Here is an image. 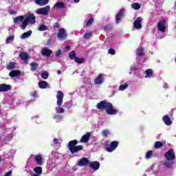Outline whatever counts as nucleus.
Instances as JSON below:
<instances>
[{
  "instance_id": "obj_1",
  "label": "nucleus",
  "mask_w": 176,
  "mask_h": 176,
  "mask_svg": "<svg viewBox=\"0 0 176 176\" xmlns=\"http://www.w3.org/2000/svg\"><path fill=\"white\" fill-rule=\"evenodd\" d=\"M96 108L98 109H105L107 115H116L118 113V110L114 109L111 103L107 100L100 101L97 104Z\"/></svg>"
},
{
  "instance_id": "obj_2",
  "label": "nucleus",
  "mask_w": 176,
  "mask_h": 176,
  "mask_svg": "<svg viewBox=\"0 0 176 176\" xmlns=\"http://www.w3.org/2000/svg\"><path fill=\"white\" fill-rule=\"evenodd\" d=\"M56 100V104L58 107L55 108L56 111L57 113H64V112H65L64 108H65V105H68V103H65V105H63L62 107H60L63 105V100H64V94H63L61 91H57Z\"/></svg>"
},
{
  "instance_id": "obj_3",
  "label": "nucleus",
  "mask_w": 176,
  "mask_h": 176,
  "mask_svg": "<svg viewBox=\"0 0 176 176\" xmlns=\"http://www.w3.org/2000/svg\"><path fill=\"white\" fill-rule=\"evenodd\" d=\"M76 145H78V140H76L69 142L67 148L72 155H74V153H78V152H80V151L83 150V146Z\"/></svg>"
},
{
  "instance_id": "obj_4",
  "label": "nucleus",
  "mask_w": 176,
  "mask_h": 176,
  "mask_svg": "<svg viewBox=\"0 0 176 176\" xmlns=\"http://www.w3.org/2000/svg\"><path fill=\"white\" fill-rule=\"evenodd\" d=\"M50 12V6H47L44 8H38L36 10V14H41L42 16H47Z\"/></svg>"
},
{
  "instance_id": "obj_5",
  "label": "nucleus",
  "mask_w": 176,
  "mask_h": 176,
  "mask_svg": "<svg viewBox=\"0 0 176 176\" xmlns=\"http://www.w3.org/2000/svg\"><path fill=\"white\" fill-rule=\"evenodd\" d=\"M165 159L168 162H173V160H175V153L174 152V149L171 148L168 150L164 155Z\"/></svg>"
},
{
  "instance_id": "obj_6",
  "label": "nucleus",
  "mask_w": 176,
  "mask_h": 176,
  "mask_svg": "<svg viewBox=\"0 0 176 176\" xmlns=\"http://www.w3.org/2000/svg\"><path fill=\"white\" fill-rule=\"evenodd\" d=\"M25 20L28 21L29 24H34L36 21V16L34 14L31 12H28L26 15H25Z\"/></svg>"
},
{
  "instance_id": "obj_7",
  "label": "nucleus",
  "mask_w": 176,
  "mask_h": 176,
  "mask_svg": "<svg viewBox=\"0 0 176 176\" xmlns=\"http://www.w3.org/2000/svg\"><path fill=\"white\" fill-rule=\"evenodd\" d=\"M133 27L135 30H141L142 28V18L138 17L133 22Z\"/></svg>"
},
{
  "instance_id": "obj_8",
  "label": "nucleus",
  "mask_w": 176,
  "mask_h": 176,
  "mask_svg": "<svg viewBox=\"0 0 176 176\" xmlns=\"http://www.w3.org/2000/svg\"><path fill=\"white\" fill-rule=\"evenodd\" d=\"M67 32H65V29L60 28L58 32V38L59 41H64V39H67Z\"/></svg>"
},
{
  "instance_id": "obj_9",
  "label": "nucleus",
  "mask_w": 176,
  "mask_h": 176,
  "mask_svg": "<svg viewBox=\"0 0 176 176\" xmlns=\"http://www.w3.org/2000/svg\"><path fill=\"white\" fill-rule=\"evenodd\" d=\"M90 164V161L86 157H82L80 159L78 163L77 166H79L80 167H86L87 166H89Z\"/></svg>"
},
{
  "instance_id": "obj_10",
  "label": "nucleus",
  "mask_w": 176,
  "mask_h": 176,
  "mask_svg": "<svg viewBox=\"0 0 176 176\" xmlns=\"http://www.w3.org/2000/svg\"><path fill=\"white\" fill-rule=\"evenodd\" d=\"M118 145H119V142L113 141L111 142L109 147H106V151L107 152H113V151L118 148Z\"/></svg>"
},
{
  "instance_id": "obj_11",
  "label": "nucleus",
  "mask_w": 176,
  "mask_h": 176,
  "mask_svg": "<svg viewBox=\"0 0 176 176\" xmlns=\"http://www.w3.org/2000/svg\"><path fill=\"white\" fill-rule=\"evenodd\" d=\"M124 16V10L121 9L116 15V23H117V24H119V23H120V21L122 20V19H123Z\"/></svg>"
},
{
  "instance_id": "obj_12",
  "label": "nucleus",
  "mask_w": 176,
  "mask_h": 176,
  "mask_svg": "<svg viewBox=\"0 0 176 176\" xmlns=\"http://www.w3.org/2000/svg\"><path fill=\"white\" fill-rule=\"evenodd\" d=\"M52 53H53V52L47 47H43L41 49V54L45 57H50V56H52Z\"/></svg>"
},
{
  "instance_id": "obj_13",
  "label": "nucleus",
  "mask_w": 176,
  "mask_h": 176,
  "mask_svg": "<svg viewBox=\"0 0 176 176\" xmlns=\"http://www.w3.org/2000/svg\"><path fill=\"white\" fill-rule=\"evenodd\" d=\"M166 21H162L157 23V28L161 32H166Z\"/></svg>"
},
{
  "instance_id": "obj_14",
  "label": "nucleus",
  "mask_w": 176,
  "mask_h": 176,
  "mask_svg": "<svg viewBox=\"0 0 176 176\" xmlns=\"http://www.w3.org/2000/svg\"><path fill=\"white\" fill-rule=\"evenodd\" d=\"M89 167H91V168H92V170H95V171H97V170L100 168V162L97 161L92 162H89Z\"/></svg>"
},
{
  "instance_id": "obj_15",
  "label": "nucleus",
  "mask_w": 176,
  "mask_h": 176,
  "mask_svg": "<svg viewBox=\"0 0 176 176\" xmlns=\"http://www.w3.org/2000/svg\"><path fill=\"white\" fill-rule=\"evenodd\" d=\"M90 132H87L86 134H85L80 139V142H82L84 144H86V142H89V140H90Z\"/></svg>"
},
{
  "instance_id": "obj_16",
  "label": "nucleus",
  "mask_w": 176,
  "mask_h": 176,
  "mask_svg": "<svg viewBox=\"0 0 176 176\" xmlns=\"http://www.w3.org/2000/svg\"><path fill=\"white\" fill-rule=\"evenodd\" d=\"M19 57L20 58H21V60L24 61V63H28V58H30V56H28V54H27L26 52H20Z\"/></svg>"
},
{
  "instance_id": "obj_17",
  "label": "nucleus",
  "mask_w": 176,
  "mask_h": 176,
  "mask_svg": "<svg viewBox=\"0 0 176 176\" xmlns=\"http://www.w3.org/2000/svg\"><path fill=\"white\" fill-rule=\"evenodd\" d=\"M104 82V75L99 74L98 76L95 79V85H102Z\"/></svg>"
},
{
  "instance_id": "obj_18",
  "label": "nucleus",
  "mask_w": 176,
  "mask_h": 176,
  "mask_svg": "<svg viewBox=\"0 0 176 176\" xmlns=\"http://www.w3.org/2000/svg\"><path fill=\"white\" fill-rule=\"evenodd\" d=\"M12 89L10 85H8L6 84H1L0 85V93L2 91H9Z\"/></svg>"
},
{
  "instance_id": "obj_19",
  "label": "nucleus",
  "mask_w": 176,
  "mask_h": 176,
  "mask_svg": "<svg viewBox=\"0 0 176 176\" xmlns=\"http://www.w3.org/2000/svg\"><path fill=\"white\" fill-rule=\"evenodd\" d=\"M34 160L38 166H42L43 164V162L42 160V155L38 154L34 156Z\"/></svg>"
},
{
  "instance_id": "obj_20",
  "label": "nucleus",
  "mask_w": 176,
  "mask_h": 176,
  "mask_svg": "<svg viewBox=\"0 0 176 176\" xmlns=\"http://www.w3.org/2000/svg\"><path fill=\"white\" fill-rule=\"evenodd\" d=\"M162 120L166 126H171V124H173V122L171 121V119L168 116H164L162 118Z\"/></svg>"
},
{
  "instance_id": "obj_21",
  "label": "nucleus",
  "mask_w": 176,
  "mask_h": 176,
  "mask_svg": "<svg viewBox=\"0 0 176 176\" xmlns=\"http://www.w3.org/2000/svg\"><path fill=\"white\" fill-rule=\"evenodd\" d=\"M34 2L38 6H45L49 3V0H34Z\"/></svg>"
},
{
  "instance_id": "obj_22",
  "label": "nucleus",
  "mask_w": 176,
  "mask_h": 176,
  "mask_svg": "<svg viewBox=\"0 0 176 176\" xmlns=\"http://www.w3.org/2000/svg\"><path fill=\"white\" fill-rule=\"evenodd\" d=\"M54 8L55 9H64L65 8V4L63 2H57L54 4Z\"/></svg>"
},
{
  "instance_id": "obj_23",
  "label": "nucleus",
  "mask_w": 176,
  "mask_h": 176,
  "mask_svg": "<svg viewBox=\"0 0 176 176\" xmlns=\"http://www.w3.org/2000/svg\"><path fill=\"white\" fill-rule=\"evenodd\" d=\"M32 31L29 30L21 35V39H27V38H30V35H32Z\"/></svg>"
},
{
  "instance_id": "obj_24",
  "label": "nucleus",
  "mask_w": 176,
  "mask_h": 176,
  "mask_svg": "<svg viewBox=\"0 0 176 176\" xmlns=\"http://www.w3.org/2000/svg\"><path fill=\"white\" fill-rule=\"evenodd\" d=\"M38 87L40 89H47V87H49V84L46 81H40L38 82Z\"/></svg>"
},
{
  "instance_id": "obj_25",
  "label": "nucleus",
  "mask_w": 176,
  "mask_h": 176,
  "mask_svg": "<svg viewBox=\"0 0 176 176\" xmlns=\"http://www.w3.org/2000/svg\"><path fill=\"white\" fill-rule=\"evenodd\" d=\"M24 19H25V17L23 15L16 16V17L14 18V23L15 24H19V23H21V21H23L24 20Z\"/></svg>"
},
{
  "instance_id": "obj_26",
  "label": "nucleus",
  "mask_w": 176,
  "mask_h": 176,
  "mask_svg": "<svg viewBox=\"0 0 176 176\" xmlns=\"http://www.w3.org/2000/svg\"><path fill=\"white\" fill-rule=\"evenodd\" d=\"M19 75H20V72L18 70H12L9 74V76L11 78H14L16 76H19Z\"/></svg>"
},
{
  "instance_id": "obj_27",
  "label": "nucleus",
  "mask_w": 176,
  "mask_h": 176,
  "mask_svg": "<svg viewBox=\"0 0 176 176\" xmlns=\"http://www.w3.org/2000/svg\"><path fill=\"white\" fill-rule=\"evenodd\" d=\"M131 6L134 10H140V9H141V4L138 3H132Z\"/></svg>"
},
{
  "instance_id": "obj_28",
  "label": "nucleus",
  "mask_w": 176,
  "mask_h": 176,
  "mask_svg": "<svg viewBox=\"0 0 176 176\" xmlns=\"http://www.w3.org/2000/svg\"><path fill=\"white\" fill-rule=\"evenodd\" d=\"M14 41V35L9 36L7 37L6 40V43L7 45H9L10 43H12Z\"/></svg>"
},
{
  "instance_id": "obj_29",
  "label": "nucleus",
  "mask_w": 176,
  "mask_h": 176,
  "mask_svg": "<svg viewBox=\"0 0 176 176\" xmlns=\"http://www.w3.org/2000/svg\"><path fill=\"white\" fill-rule=\"evenodd\" d=\"M145 74V78H152V75H153V72L152 71V69H148L146 70Z\"/></svg>"
},
{
  "instance_id": "obj_30",
  "label": "nucleus",
  "mask_w": 176,
  "mask_h": 176,
  "mask_svg": "<svg viewBox=\"0 0 176 176\" xmlns=\"http://www.w3.org/2000/svg\"><path fill=\"white\" fill-rule=\"evenodd\" d=\"M92 36H93V32H87L84 34L85 39H91Z\"/></svg>"
},
{
  "instance_id": "obj_31",
  "label": "nucleus",
  "mask_w": 176,
  "mask_h": 176,
  "mask_svg": "<svg viewBox=\"0 0 176 176\" xmlns=\"http://www.w3.org/2000/svg\"><path fill=\"white\" fill-rule=\"evenodd\" d=\"M30 66H31V71H36V68L39 67V65H38L36 62H32V63H30Z\"/></svg>"
},
{
  "instance_id": "obj_32",
  "label": "nucleus",
  "mask_w": 176,
  "mask_h": 176,
  "mask_svg": "<svg viewBox=\"0 0 176 176\" xmlns=\"http://www.w3.org/2000/svg\"><path fill=\"white\" fill-rule=\"evenodd\" d=\"M34 173L36 174H38L39 175H42V167L41 166H37L34 168Z\"/></svg>"
},
{
  "instance_id": "obj_33",
  "label": "nucleus",
  "mask_w": 176,
  "mask_h": 176,
  "mask_svg": "<svg viewBox=\"0 0 176 176\" xmlns=\"http://www.w3.org/2000/svg\"><path fill=\"white\" fill-rule=\"evenodd\" d=\"M127 87H129V84L126 83V84H123L120 85V87H118V90L119 91H123L124 90H126V89H127Z\"/></svg>"
},
{
  "instance_id": "obj_34",
  "label": "nucleus",
  "mask_w": 176,
  "mask_h": 176,
  "mask_svg": "<svg viewBox=\"0 0 176 176\" xmlns=\"http://www.w3.org/2000/svg\"><path fill=\"white\" fill-rule=\"evenodd\" d=\"M28 24H30V23H28V21L25 19V20L22 22V24H21V30H25V28H27V25H28Z\"/></svg>"
},
{
  "instance_id": "obj_35",
  "label": "nucleus",
  "mask_w": 176,
  "mask_h": 176,
  "mask_svg": "<svg viewBox=\"0 0 176 176\" xmlns=\"http://www.w3.org/2000/svg\"><path fill=\"white\" fill-rule=\"evenodd\" d=\"M74 61L77 63V64H83L85 59L83 58H75Z\"/></svg>"
},
{
  "instance_id": "obj_36",
  "label": "nucleus",
  "mask_w": 176,
  "mask_h": 176,
  "mask_svg": "<svg viewBox=\"0 0 176 176\" xmlns=\"http://www.w3.org/2000/svg\"><path fill=\"white\" fill-rule=\"evenodd\" d=\"M164 166L166 167H168L169 168H171V167H173V164H174V162H170V161H166L164 163Z\"/></svg>"
},
{
  "instance_id": "obj_37",
  "label": "nucleus",
  "mask_w": 176,
  "mask_h": 176,
  "mask_svg": "<svg viewBox=\"0 0 176 176\" xmlns=\"http://www.w3.org/2000/svg\"><path fill=\"white\" fill-rule=\"evenodd\" d=\"M137 54L138 56H144V54H145V53L144 52V48L139 47L137 50Z\"/></svg>"
},
{
  "instance_id": "obj_38",
  "label": "nucleus",
  "mask_w": 176,
  "mask_h": 176,
  "mask_svg": "<svg viewBox=\"0 0 176 176\" xmlns=\"http://www.w3.org/2000/svg\"><path fill=\"white\" fill-rule=\"evenodd\" d=\"M14 67H16V63H10L7 66V69H9V71H12V69H13V68H14Z\"/></svg>"
},
{
  "instance_id": "obj_39",
  "label": "nucleus",
  "mask_w": 176,
  "mask_h": 176,
  "mask_svg": "<svg viewBox=\"0 0 176 176\" xmlns=\"http://www.w3.org/2000/svg\"><path fill=\"white\" fill-rule=\"evenodd\" d=\"M46 30H47L46 25H40L38 28V31H46Z\"/></svg>"
},
{
  "instance_id": "obj_40",
  "label": "nucleus",
  "mask_w": 176,
  "mask_h": 176,
  "mask_svg": "<svg viewBox=\"0 0 176 176\" xmlns=\"http://www.w3.org/2000/svg\"><path fill=\"white\" fill-rule=\"evenodd\" d=\"M69 57L71 60L75 59V57H76V53L75 51H72L69 55Z\"/></svg>"
},
{
  "instance_id": "obj_41",
  "label": "nucleus",
  "mask_w": 176,
  "mask_h": 176,
  "mask_svg": "<svg viewBox=\"0 0 176 176\" xmlns=\"http://www.w3.org/2000/svg\"><path fill=\"white\" fill-rule=\"evenodd\" d=\"M153 155V151H152V150L147 151L146 154V159H151Z\"/></svg>"
},
{
  "instance_id": "obj_42",
  "label": "nucleus",
  "mask_w": 176,
  "mask_h": 176,
  "mask_svg": "<svg viewBox=\"0 0 176 176\" xmlns=\"http://www.w3.org/2000/svg\"><path fill=\"white\" fill-rule=\"evenodd\" d=\"M154 146L156 149H158V148H162V146H163V143L161 142H156Z\"/></svg>"
},
{
  "instance_id": "obj_43",
  "label": "nucleus",
  "mask_w": 176,
  "mask_h": 176,
  "mask_svg": "<svg viewBox=\"0 0 176 176\" xmlns=\"http://www.w3.org/2000/svg\"><path fill=\"white\" fill-rule=\"evenodd\" d=\"M41 78L43 79H47L49 78V73L47 72H43L41 74Z\"/></svg>"
},
{
  "instance_id": "obj_44",
  "label": "nucleus",
  "mask_w": 176,
  "mask_h": 176,
  "mask_svg": "<svg viewBox=\"0 0 176 176\" xmlns=\"http://www.w3.org/2000/svg\"><path fill=\"white\" fill-rule=\"evenodd\" d=\"M52 145H53L54 146H56V145H60V140L57 138H54L53 140Z\"/></svg>"
},
{
  "instance_id": "obj_45",
  "label": "nucleus",
  "mask_w": 176,
  "mask_h": 176,
  "mask_svg": "<svg viewBox=\"0 0 176 176\" xmlns=\"http://www.w3.org/2000/svg\"><path fill=\"white\" fill-rule=\"evenodd\" d=\"M94 21V19L90 18L87 21V25L89 27V25H91L93 24V22Z\"/></svg>"
},
{
  "instance_id": "obj_46",
  "label": "nucleus",
  "mask_w": 176,
  "mask_h": 176,
  "mask_svg": "<svg viewBox=\"0 0 176 176\" xmlns=\"http://www.w3.org/2000/svg\"><path fill=\"white\" fill-rule=\"evenodd\" d=\"M108 53L109 54H111V56H114V54H116V51L113 49H109Z\"/></svg>"
},
{
  "instance_id": "obj_47",
  "label": "nucleus",
  "mask_w": 176,
  "mask_h": 176,
  "mask_svg": "<svg viewBox=\"0 0 176 176\" xmlns=\"http://www.w3.org/2000/svg\"><path fill=\"white\" fill-rule=\"evenodd\" d=\"M54 119H57L58 120H63V116H61L60 115H56L54 116Z\"/></svg>"
},
{
  "instance_id": "obj_48",
  "label": "nucleus",
  "mask_w": 176,
  "mask_h": 176,
  "mask_svg": "<svg viewBox=\"0 0 176 176\" xmlns=\"http://www.w3.org/2000/svg\"><path fill=\"white\" fill-rule=\"evenodd\" d=\"M103 135L105 137H107L108 135H109V130H104V131H103Z\"/></svg>"
},
{
  "instance_id": "obj_49",
  "label": "nucleus",
  "mask_w": 176,
  "mask_h": 176,
  "mask_svg": "<svg viewBox=\"0 0 176 176\" xmlns=\"http://www.w3.org/2000/svg\"><path fill=\"white\" fill-rule=\"evenodd\" d=\"M60 55H61V50H58L56 52L55 56H56V57H60Z\"/></svg>"
},
{
  "instance_id": "obj_50",
  "label": "nucleus",
  "mask_w": 176,
  "mask_h": 176,
  "mask_svg": "<svg viewBox=\"0 0 176 176\" xmlns=\"http://www.w3.org/2000/svg\"><path fill=\"white\" fill-rule=\"evenodd\" d=\"M109 28H111V26H109V25H106V26L104 27L103 30H104V31H108V30H109Z\"/></svg>"
},
{
  "instance_id": "obj_51",
  "label": "nucleus",
  "mask_w": 176,
  "mask_h": 176,
  "mask_svg": "<svg viewBox=\"0 0 176 176\" xmlns=\"http://www.w3.org/2000/svg\"><path fill=\"white\" fill-rule=\"evenodd\" d=\"M32 97H34V98H36L38 97V94L35 91L33 94H32Z\"/></svg>"
},
{
  "instance_id": "obj_52",
  "label": "nucleus",
  "mask_w": 176,
  "mask_h": 176,
  "mask_svg": "<svg viewBox=\"0 0 176 176\" xmlns=\"http://www.w3.org/2000/svg\"><path fill=\"white\" fill-rule=\"evenodd\" d=\"M9 13L10 14H16V11L13 10H9Z\"/></svg>"
},
{
  "instance_id": "obj_53",
  "label": "nucleus",
  "mask_w": 176,
  "mask_h": 176,
  "mask_svg": "<svg viewBox=\"0 0 176 176\" xmlns=\"http://www.w3.org/2000/svg\"><path fill=\"white\" fill-rule=\"evenodd\" d=\"M132 71H137L138 68L135 66L132 67L131 68Z\"/></svg>"
},
{
  "instance_id": "obj_54",
  "label": "nucleus",
  "mask_w": 176,
  "mask_h": 176,
  "mask_svg": "<svg viewBox=\"0 0 176 176\" xmlns=\"http://www.w3.org/2000/svg\"><path fill=\"white\" fill-rule=\"evenodd\" d=\"M65 49H66V50H70L71 46L67 45V46H66Z\"/></svg>"
},
{
  "instance_id": "obj_55",
  "label": "nucleus",
  "mask_w": 176,
  "mask_h": 176,
  "mask_svg": "<svg viewBox=\"0 0 176 176\" xmlns=\"http://www.w3.org/2000/svg\"><path fill=\"white\" fill-rule=\"evenodd\" d=\"M54 28H57L58 27V23H54Z\"/></svg>"
},
{
  "instance_id": "obj_56",
  "label": "nucleus",
  "mask_w": 176,
  "mask_h": 176,
  "mask_svg": "<svg viewBox=\"0 0 176 176\" xmlns=\"http://www.w3.org/2000/svg\"><path fill=\"white\" fill-rule=\"evenodd\" d=\"M57 74H58V75H61V71L60 70H58L57 71Z\"/></svg>"
},
{
  "instance_id": "obj_57",
  "label": "nucleus",
  "mask_w": 176,
  "mask_h": 176,
  "mask_svg": "<svg viewBox=\"0 0 176 176\" xmlns=\"http://www.w3.org/2000/svg\"><path fill=\"white\" fill-rule=\"evenodd\" d=\"M75 3H78V2H80V0H74Z\"/></svg>"
},
{
  "instance_id": "obj_58",
  "label": "nucleus",
  "mask_w": 176,
  "mask_h": 176,
  "mask_svg": "<svg viewBox=\"0 0 176 176\" xmlns=\"http://www.w3.org/2000/svg\"><path fill=\"white\" fill-rule=\"evenodd\" d=\"M32 119H38V116H34V117L32 118Z\"/></svg>"
},
{
  "instance_id": "obj_59",
  "label": "nucleus",
  "mask_w": 176,
  "mask_h": 176,
  "mask_svg": "<svg viewBox=\"0 0 176 176\" xmlns=\"http://www.w3.org/2000/svg\"><path fill=\"white\" fill-rule=\"evenodd\" d=\"M32 176H41V175L35 173Z\"/></svg>"
},
{
  "instance_id": "obj_60",
  "label": "nucleus",
  "mask_w": 176,
  "mask_h": 176,
  "mask_svg": "<svg viewBox=\"0 0 176 176\" xmlns=\"http://www.w3.org/2000/svg\"><path fill=\"white\" fill-rule=\"evenodd\" d=\"M164 87H168V85L164 84Z\"/></svg>"
},
{
  "instance_id": "obj_61",
  "label": "nucleus",
  "mask_w": 176,
  "mask_h": 176,
  "mask_svg": "<svg viewBox=\"0 0 176 176\" xmlns=\"http://www.w3.org/2000/svg\"><path fill=\"white\" fill-rule=\"evenodd\" d=\"M36 123L39 124V123H41V122H39V120H36Z\"/></svg>"
},
{
  "instance_id": "obj_62",
  "label": "nucleus",
  "mask_w": 176,
  "mask_h": 176,
  "mask_svg": "<svg viewBox=\"0 0 176 176\" xmlns=\"http://www.w3.org/2000/svg\"><path fill=\"white\" fill-rule=\"evenodd\" d=\"M2 162V159L0 158V163Z\"/></svg>"
},
{
  "instance_id": "obj_63",
  "label": "nucleus",
  "mask_w": 176,
  "mask_h": 176,
  "mask_svg": "<svg viewBox=\"0 0 176 176\" xmlns=\"http://www.w3.org/2000/svg\"><path fill=\"white\" fill-rule=\"evenodd\" d=\"M143 176H147L146 174L143 175Z\"/></svg>"
}]
</instances>
